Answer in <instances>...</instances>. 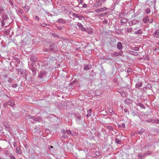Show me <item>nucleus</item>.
I'll list each match as a JSON object with an SVG mask.
<instances>
[{
    "instance_id": "nucleus-1",
    "label": "nucleus",
    "mask_w": 159,
    "mask_h": 159,
    "mask_svg": "<svg viewBox=\"0 0 159 159\" xmlns=\"http://www.w3.org/2000/svg\"><path fill=\"white\" fill-rule=\"evenodd\" d=\"M77 25L79 27V29L82 31H85L87 32L89 34H92V33L93 31L91 30H89V29L88 28H84L81 23L78 22Z\"/></svg>"
},
{
    "instance_id": "nucleus-2",
    "label": "nucleus",
    "mask_w": 159,
    "mask_h": 159,
    "mask_svg": "<svg viewBox=\"0 0 159 159\" xmlns=\"http://www.w3.org/2000/svg\"><path fill=\"white\" fill-rule=\"evenodd\" d=\"M16 72H17V74L18 75H21L23 77L25 78H27L26 75V70L23 69H16Z\"/></svg>"
},
{
    "instance_id": "nucleus-3",
    "label": "nucleus",
    "mask_w": 159,
    "mask_h": 159,
    "mask_svg": "<svg viewBox=\"0 0 159 159\" xmlns=\"http://www.w3.org/2000/svg\"><path fill=\"white\" fill-rule=\"evenodd\" d=\"M36 65L34 64H32L31 67L30 68L31 71L32 72V74L33 76L35 75L36 74L37 69L36 68Z\"/></svg>"
},
{
    "instance_id": "nucleus-4",
    "label": "nucleus",
    "mask_w": 159,
    "mask_h": 159,
    "mask_svg": "<svg viewBox=\"0 0 159 159\" xmlns=\"http://www.w3.org/2000/svg\"><path fill=\"white\" fill-rule=\"evenodd\" d=\"M46 72L44 70H42L39 73L38 77L41 79H42L46 76Z\"/></svg>"
},
{
    "instance_id": "nucleus-5",
    "label": "nucleus",
    "mask_w": 159,
    "mask_h": 159,
    "mask_svg": "<svg viewBox=\"0 0 159 159\" xmlns=\"http://www.w3.org/2000/svg\"><path fill=\"white\" fill-rule=\"evenodd\" d=\"M48 43L50 44V42L48 41ZM56 43H53L52 44L50 43V45L49 46V49L51 51H53L56 48V46L55 45Z\"/></svg>"
},
{
    "instance_id": "nucleus-6",
    "label": "nucleus",
    "mask_w": 159,
    "mask_h": 159,
    "mask_svg": "<svg viewBox=\"0 0 159 159\" xmlns=\"http://www.w3.org/2000/svg\"><path fill=\"white\" fill-rule=\"evenodd\" d=\"M108 8L106 7H104L102 8H99L98 9H96L95 11L96 13H100L101 12L105 11L108 10Z\"/></svg>"
},
{
    "instance_id": "nucleus-7",
    "label": "nucleus",
    "mask_w": 159,
    "mask_h": 159,
    "mask_svg": "<svg viewBox=\"0 0 159 159\" xmlns=\"http://www.w3.org/2000/svg\"><path fill=\"white\" fill-rule=\"evenodd\" d=\"M102 4V1L101 0H97L96 3L93 5V7H100Z\"/></svg>"
},
{
    "instance_id": "nucleus-8",
    "label": "nucleus",
    "mask_w": 159,
    "mask_h": 159,
    "mask_svg": "<svg viewBox=\"0 0 159 159\" xmlns=\"http://www.w3.org/2000/svg\"><path fill=\"white\" fill-rule=\"evenodd\" d=\"M33 121L31 120V122L33 123H36L35 121L39 122L40 120H41V118L40 117H32Z\"/></svg>"
},
{
    "instance_id": "nucleus-9",
    "label": "nucleus",
    "mask_w": 159,
    "mask_h": 159,
    "mask_svg": "<svg viewBox=\"0 0 159 159\" xmlns=\"http://www.w3.org/2000/svg\"><path fill=\"white\" fill-rule=\"evenodd\" d=\"M61 132L62 133V138L65 139L68 137V136L66 133V131L65 129H62Z\"/></svg>"
},
{
    "instance_id": "nucleus-10",
    "label": "nucleus",
    "mask_w": 159,
    "mask_h": 159,
    "mask_svg": "<svg viewBox=\"0 0 159 159\" xmlns=\"http://www.w3.org/2000/svg\"><path fill=\"white\" fill-rule=\"evenodd\" d=\"M3 124L5 125L6 130L10 132V126L9 125H8L6 122H4V123H3Z\"/></svg>"
},
{
    "instance_id": "nucleus-11",
    "label": "nucleus",
    "mask_w": 159,
    "mask_h": 159,
    "mask_svg": "<svg viewBox=\"0 0 159 159\" xmlns=\"http://www.w3.org/2000/svg\"><path fill=\"white\" fill-rule=\"evenodd\" d=\"M153 35L156 38L159 37V29L155 31L153 34Z\"/></svg>"
},
{
    "instance_id": "nucleus-12",
    "label": "nucleus",
    "mask_w": 159,
    "mask_h": 159,
    "mask_svg": "<svg viewBox=\"0 0 159 159\" xmlns=\"http://www.w3.org/2000/svg\"><path fill=\"white\" fill-rule=\"evenodd\" d=\"M77 118L76 119V121L78 124L80 123V120H81V116L78 114L76 115Z\"/></svg>"
},
{
    "instance_id": "nucleus-13",
    "label": "nucleus",
    "mask_w": 159,
    "mask_h": 159,
    "mask_svg": "<svg viewBox=\"0 0 159 159\" xmlns=\"http://www.w3.org/2000/svg\"><path fill=\"white\" fill-rule=\"evenodd\" d=\"M14 102L15 101L14 100H11L8 102L7 104L11 107H14L15 105Z\"/></svg>"
},
{
    "instance_id": "nucleus-14",
    "label": "nucleus",
    "mask_w": 159,
    "mask_h": 159,
    "mask_svg": "<svg viewBox=\"0 0 159 159\" xmlns=\"http://www.w3.org/2000/svg\"><path fill=\"white\" fill-rule=\"evenodd\" d=\"M30 59L32 61H36L38 60L37 58L34 55H32L31 56Z\"/></svg>"
},
{
    "instance_id": "nucleus-15",
    "label": "nucleus",
    "mask_w": 159,
    "mask_h": 159,
    "mask_svg": "<svg viewBox=\"0 0 159 159\" xmlns=\"http://www.w3.org/2000/svg\"><path fill=\"white\" fill-rule=\"evenodd\" d=\"M57 22L64 24L66 23V21L63 19L61 18L57 20Z\"/></svg>"
},
{
    "instance_id": "nucleus-16",
    "label": "nucleus",
    "mask_w": 159,
    "mask_h": 159,
    "mask_svg": "<svg viewBox=\"0 0 159 159\" xmlns=\"http://www.w3.org/2000/svg\"><path fill=\"white\" fill-rule=\"evenodd\" d=\"M2 20H6L9 19V17L6 14H4L2 15Z\"/></svg>"
},
{
    "instance_id": "nucleus-17",
    "label": "nucleus",
    "mask_w": 159,
    "mask_h": 159,
    "mask_svg": "<svg viewBox=\"0 0 159 159\" xmlns=\"http://www.w3.org/2000/svg\"><path fill=\"white\" fill-rule=\"evenodd\" d=\"M125 103L126 104H131L132 102V101L129 98L126 99L124 101Z\"/></svg>"
},
{
    "instance_id": "nucleus-18",
    "label": "nucleus",
    "mask_w": 159,
    "mask_h": 159,
    "mask_svg": "<svg viewBox=\"0 0 159 159\" xmlns=\"http://www.w3.org/2000/svg\"><path fill=\"white\" fill-rule=\"evenodd\" d=\"M149 17L148 16H145V18L142 19V21L144 23H147L148 22L149 20Z\"/></svg>"
},
{
    "instance_id": "nucleus-19",
    "label": "nucleus",
    "mask_w": 159,
    "mask_h": 159,
    "mask_svg": "<svg viewBox=\"0 0 159 159\" xmlns=\"http://www.w3.org/2000/svg\"><path fill=\"white\" fill-rule=\"evenodd\" d=\"M117 48L119 50H121L122 49V45L121 42H119L117 44Z\"/></svg>"
},
{
    "instance_id": "nucleus-20",
    "label": "nucleus",
    "mask_w": 159,
    "mask_h": 159,
    "mask_svg": "<svg viewBox=\"0 0 159 159\" xmlns=\"http://www.w3.org/2000/svg\"><path fill=\"white\" fill-rule=\"evenodd\" d=\"M100 155V153L99 152H95L93 154V157H94L97 158L99 157Z\"/></svg>"
},
{
    "instance_id": "nucleus-21",
    "label": "nucleus",
    "mask_w": 159,
    "mask_h": 159,
    "mask_svg": "<svg viewBox=\"0 0 159 159\" xmlns=\"http://www.w3.org/2000/svg\"><path fill=\"white\" fill-rule=\"evenodd\" d=\"M143 31L142 30L140 29H139L137 31L134 32V33L135 34H142Z\"/></svg>"
},
{
    "instance_id": "nucleus-22",
    "label": "nucleus",
    "mask_w": 159,
    "mask_h": 159,
    "mask_svg": "<svg viewBox=\"0 0 159 159\" xmlns=\"http://www.w3.org/2000/svg\"><path fill=\"white\" fill-rule=\"evenodd\" d=\"M87 114L86 115V116L88 117H89L91 114L92 112V110L91 109H89L87 111Z\"/></svg>"
},
{
    "instance_id": "nucleus-23",
    "label": "nucleus",
    "mask_w": 159,
    "mask_h": 159,
    "mask_svg": "<svg viewBox=\"0 0 159 159\" xmlns=\"http://www.w3.org/2000/svg\"><path fill=\"white\" fill-rule=\"evenodd\" d=\"M129 53L130 54L134 56H137L138 55V52H135L132 51H130Z\"/></svg>"
},
{
    "instance_id": "nucleus-24",
    "label": "nucleus",
    "mask_w": 159,
    "mask_h": 159,
    "mask_svg": "<svg viewBox=\"0 0 159 159\" xmlns=\"http://www.w3.org/2000/svg\"><path fill=\"white\" fill-rule=\"evenodd\" d=\"M118 92L120 93L123 97H125L126 96V94L123 91L121 90H118Z\"/></svg>"
},
{
    "instance_id": "nucleus-25",
    "label": "nucleus",
    "mask_w": 159,
    "mask_h": 159,
    "mask_svg": "<svg viewBox=\"0 0 159 159\" xmlns=\"http://www.w3.org/2000/svg\"><path fill=\"white\" fill-rule=\"evenodd\" d=\"M23 7L25 8V11L26 12L29 11L30 9V7L28 6L25 5V6H23Z\"/></svg>"
},
{
    "instance_id": "nucleus-26",
    "label": "nucleus",
    "mask_w": 159,
    "mask_h": 159,
    "mask_svg": "<svg viewBox=\"0 0 159 159\" xmlns=\"http://www.w3.org/2000/svg\"><path fill=\"white\" fill-rule=\"evenodd\" d=\"M152 153V152L150 151H148L146 152L143 154V157H144L148 154L150 155Z\"/></svg>"
},
{
    "instance_id": "nucleus-27",
    "label": "nucleus",
    "mask_w": 159,
    "mask_h": 159,
    "mask_svg": "<svg viewBox=\"0 0 159 159\" xmlns=\"http://www.w3.org/2000/svg\"><path fill=\"white\" fill-rule=\"evenodd\" d=\"M142 85V84L141 82H139L135 84V87L137 88H139L141 87Z\"/></svg>"
},
{
    "instance_id": "nucleus-28",
    "label": "nucleus",
    "mask_w": 159,
    "mask_h": 159,
    "mask_svg": "<svg viewBox=\"0 0 159 159\" xmlns=\"http://www.w3.org/2000/svg\"><path fill=\"white\" fill-rule=\"evenodd\" d=\"M145 129L143 128H141V129L138 131L137 134H142L143 132L145 131Z\"/></svg>"
},
{
    "instance_id": "nucleus-29",
    "label": "nucleus",
    "mask_w": 159,
    "mask_h": 159,
    "mask_svg": "<svg viewBox=\"0 0 159 159\" xmlns=\"http://www.w3.org/2000/svg\"><path fill=\"white\" fill-rule=\"evenodd\" d=\"M16 153H18L20 154H21L22 153V152L21 149L19 148L18 147H17L16 148Z\"/></svg>"
},
{
    "instance_id": "nucleus-30",
    "label": "nucleus",
    "mask_w": 159,
    "mask_h": 159,
    "mask_svg": "<svg viewBox=\"0 0 159 159\" xmlns=\"http://www.w3.org/2000/svg\"><path fill=\"white\" fill-rule=\"evenodd\" d=\"M127 21V20L125 18H123L121 19L120 23L121 24L125 23Z\"/></svg>"
},
{
    "instance_id": "nucleus-31",
    "label": "nucleus",
    "mask_w": 159,
    "mask_h": 159,
    "mask_svg": "<svg viewBox=\"0 0 159 159\" xmlns=\"http://www.w3.org/2000/svg\"><path fill=\"white\" fill-rule=\"evenodd\" d=\"M139 22L138 20H134L131 21V23L132 25H134L136 24L137 23H139Z\"/></svg>"
},
{
    "instance_id": "nucleus-32",
    "label": "nucleus",
    "mask_w": 159,
    "mask_h": 159,
    "mask_svg": "<svg viewBox=\"0 0 159 159\" xmlns=\"http://www.w3.org/2000/svg\"><path fill=\"white\" fill-rule=\"evenodd\" d=\"M76 17H77V18H79V20H80V18H82L84 19H85V18L84 17V16L83 15H81V14H77V16H76Z\"/></svg>"
},
{
    "instance_id": "nucleus-33",
    "label": "nucleus",
    "mask_w": 159,
    "mask_h": 159,
    "mask_svg": "<svg viewBox=\"0 0 159 159\" xmlns=\"http://www.w3.org/2000/svg\"><path fill=\"white\" fill-rule=\"evenodd\" d=\"M137 106H139L141 108H143V109H145V107L144 106V105L142 104L141 103H138V104H137Z\"/></svg>"
},
{
    "instance_id": "nucleus-34",
    "label": "nucleus",
    "mask_w": 159,
    "mask_h": 159,
    "mask_svg": "<svg viewBox=\"0 0 159 159\" xmlns=\"http://www.w3.org/2000/svg\"><path fill=\"white\" fill-rule=\"evenodd\" d=\"M66 133L67 134H68V135H73V134H72L71 131V130H66Z\"/></svg>"
},
{
    "instance_id": "nucleus-35",
    "label": "nucleus",
    "mask_w": 159,
    "mask_h": 159,
    "mask_svg": "<svg viewBox=\"0 0 159 159\" xmlns=\"http://www.w3.org/2000/svg\"><path fill=\"white\" fill-rule=\"evenodd\" d=\"M90 69V67H89L87 65H85L84 67L83 68V69L84 70H88Z\"/></svg>"
},
{
    "instance_id": "nucleus-36",
    "label": "nucleus",
    "mask_w": 159,
    "mask_h": 159,
    "mask_svg": "<svg viewBox=\"0 0 159 159\" xmlns=\"http://www.w3.org/2000/svg\"><path fill=\"white\" fill-rule=\"evenodd\" d=\"M4 9L3 7L1 6H0V14H2L4 12Z\"/></svg>"
},
{
    "instance_id": "nucleus-37",
    "label": "nucleus",
    "mask_w": 159,
    "mask_h": 159,
    "mask_svg": "<svg viewBox=\"0 0 159 159\" xmlns=\"http://www.w3.org/2000/svg\"><path fill=\"white\" fill-rule=\"evenodd\" d=\"M9 157L10 159H16L15 157L11 154L9 155Z\"/></svg>"
},
{
    "instance_id": "nucleus-38",
    "label": "nucleus",
    "mask_w": 159,
    "mask_h": 159,
    "mask_svg": "<svg viewBox=\"0 0 159 159\" xmlns=\"http://www.w3.org/2000/svg\"><path fill=\"white\" fill-rule=\"evenodd\" d=\"M121 142V140L119 139H118L116 138L115 139V142L116 143H117V144H120V142Z\"/></svg>"
},
{
    "instance_id": "nucleus-39",
    "label": "nucleus",
    "mask_w": 159,
    "mask_h": 159,
    "mask_svg": "<svg viewBox=\"0 0 159 159\" xmlns=\"http://www.w3.org/2000/svg\"><path fill=\"white\" fill-rule=\"evenodd\" d=\"M107 128L108 129L114 131L113 128V127L111 126H108L107 127Z\"/></svg>"
},
{
    "instance_id": "nucleus-40",
    "label": "nucleus",
    "mask_w": 159,
    "mask_h": 159,
    "mask_svg": "<svg viewBox=\"0 0 159 159\" xmlns=\"http://www.w3.org/2000/svg\"><path fill=\"white\" fill-rule=\"evenodd\" d=\"M152 146V144L150 143H148L144 147V148H149V147H151Z\"/></svg>"
},
{
    "instance_id": "nucleus-41",
    "label": "nucleus",
    "mask_w": 159,
    "mask_h": 159,
    "mask_svg": "<svg viewBox=\"0 0 159 159\" xmlns=\"http://www.w3.org/2000/svg\"><path fill=\"white\" fill-rule=\"evenodd\" d=\"M41 25L43 27H46L48 28V26H49V25L48 24H41Z\"/></svg>"
},
{
    "instance_id": "nucleus-42",
    "label": "nucleus",
    "mask_w": 159,
    "mask_h": 159,
    "mask_svg": "<svg viewBox=\"0 0 159 159\" xmlns=\"http://www.w3.org/2000/svg\"><path fill=\"white\" fill-rule=\"evenodd\" d=\"M22 10L21 9H20L18 11V14H21L23 15Z\"/></svg>"
},
{
    "instance_id": "nucleus-43",
    "label": "nucleus",
    "mask_w": 159,
    "mask_h": 159,
    "mask_svg": "<svg viewBox=\"0 0 159 159\" xmlns=\"http://www.w3.org/2000/svg\"><path fill=\"white\" fill-rule=\"evenodd\" d=\"M138 157H139L140 159H142L143 157V155L141 153H139L138 154Z\"/></svg>"
},
{
    "instance_id": "nucleus-44",
    "label": "nucleus",
    "mask_w": 159,
    "mask_h": 159,
    "mask_svg": "<svg viewBox=\"0 0 159 159\" xmlns=\"http://www.w3.org/2000/svg\"><path fill=\"white\" fill-rule=\"evenodd\" d=\"M132 49L135 51H138L139 50V48L137 47H134Z\"/></svg>"
},
{
    "instance_id": "nucleus-45",
    "label": "nucleus",
    "mask_w": 159,
    "mask_h": 159,
    "mask_svg": "<svg viewBox=\"0 0 159 159\" xmlns=\"http://www.w3.org/2000/svg\"><path fill=\"white\" fill-rule=\"evenodd\" d=\"M145 12L146 13H149L150 12V9L149 8H147L145 10Z\"/></svg>"
},
{
    "instance_id": "nucleus-46",
    "label": "nucleus",
    "mask_w": 159,
    "mask_h": 159,
    "mask_svg": "<svg viewBox=\"0 0 159 159\" xmlns=\"http://www.w3.org/2000/svg\"><path fill=\"white\" fill-rule=\"evenodd\" d=\"M155 51H156L157 52V53H159V47H157L156 48H155L154 51V52H155Z\"/></svg>"
},
{
    "instance_id": "nucleus-47",
    "label": "nucleus",
    "mask_w": 159,
    "mask_h": 159,
    "mask_svg": "<svg viewBox=\"0 0 159 159\" xmlns=\"http://www.w3.org/2000/svg\"><path fill=\"white\" fill-rule=\"evenodd\" d=\"M17 86L18 84H13L11 85V87L14 88H15L17 87Z\"/></svg>"
},
{
    "instance_id": "nucleus-48",
    "label": "nucleus",
    "mask_w": 159,
    "mask_h": 159,
    "mask_svg": "<svg viewBox=\"0 0 159 159\" xmlns=\"http://www.w3.org/2000/svg\"><path fill=\"white\" fill-rule=\"evenodd\" d=\"M23 17L24 18V19L26 21H27L28 20V18L25 16L24 14L23 15Z\"/></svg>"
},
{
    "instance_id": "nucleus-49",
    "label": "nucleus",
    "mask_w": 159,
    "mask_h": 159,
    "mask_svg": "<svg viewBox=\"0 0 159 159\" xmlns=\"http://www.w3.org/2000/svg\"><path fill=\"white\" fill-rule=\"evenodd\" d=\"M119 56V55L118 52H115L113 55V57L117 56Z\"/></svg>"
},
{
    "instance_id": "nucleus-50",
    "label": "nucleus",
    "mask_w": 159,
    "mask_h": 159,
    "mask_svg": "<svg viewBox=\"0 0 159 159\" xmlns=\"http://www.w3.org/2000/svg\"><path fill=\"white\" fill-rule=\"evenodd\" d=\"M52 36L55 37H59L58 35L57 34L53 33L52 34Z\"/></svg>"
},
{
    "instance_id": "nucleus-51",
    "label": "nucleus",
    "mask_w": 159,
    "mask_h": 159,
    "mask_svg": "<svg viewBox=\"0 0 159 159\" xmlns=\"http://www.w3.org/2000/svg\"><path fill=\"white\" fill-rule=\"evenodd\" d=\"M102 22L103 24L106 25L107 23V19H105L102 21Z\"/></svg>"
},
{
    "instance_id": "nucleus-52",
    "label": "nucleus",
    "mask_w": 159,
    "mask_h": 159,
    "mask_svg": "<svg viewBox=\"0 0 159 159\" xmlns=\"http://www.w3.org/2000/svg\"><path fill=\"white\" fill-rule=\"evenodd\" d=\"M13 79L10 78L8 80V82L9 83H11L13 82Z\"/></svg>"
},
{
    "instance_id": "nucleus-53",
    "label": "nucleus",
    "mask_w": 159,
    "mask_h": 159,
    "mask_svg": "<svg viewBox=\"0 0 159 159\" xmlns=\"http://www.w3.org/2000/svg\"><path fill=\"white\" fill-rule=\"evenodd\" d=\"M148 88L149 89L152 88V86L150 84H148L147 85Z\"/></svg>"
},
{
    "instance_id": "nucleus-54",
    "label": "nucleus",
    "mask_w": 159,
    "mask_h": 159,
    "mask_svg": "<svg viewBox=\"0 0 159 159\" xmlns=\"http://www.w3.org/2000/svg\"><path fill=\"white\" fill-rule=\"evenodd\" d=\"M104 16L103 13H101L99 14H97V16L98 17H103Z\"/></svg>"
},
{
    "instance_id": "nucleus-55",
    "label": "nucleus",
    "mask_w": 159,
    "mask_h": 159,
    "mask_svg": "<svg viewBox=\"0 0 159 159\" xmlns=\"http://www.w3.org/2000/svg\"><path fill=\"white\" fill-rule=\"evenodd\" d=\"M132 28H128L127 30V32H130L132 31Z\"/></svg>"
},
{
    "instance_id": "nucleus-56",
    "label": "nucleus",
    "mask_w": 159,
    "mask_h": 159,
    "mask_svg": "<svg viewBox=\"0 0 159 159\" xmlns=\"http://www.w3.org/2000/svg\"><path fill=\"white\" fill-rule=\"evenodd\" d=\"M118 54L119 55L122 56L123 55V52L122 51H120L119 52Z\"/></svg>"
},
{
    "instance_id": "nucleus-57",
    "label": "nucleus",
    "mask_w": 159,
    "mask_h": 159,
    "mask_svg": "<svg viewBox=\"0 0 159 159\" xmlns=\"http://www.w3.org/2000/svg\"><path fill=\"white\" fill-rule=\"evenodd\" d=\"M153 18H151V19H149V20L148 21V22L150 23H151L153 22Z\"/></svg>"
},
{
    "instance_id": "nucleus-58",
    "label": "nucleus",
    "mask_w": 159,
    "mask_h": 159,
    "mask_svg": "<svg viewBox=\"0 0 159 159\" xmlns=\"http://www.w3.org/2000/svg\"><path fill=\"white\" fill-rule=\"evenodd\" d=\"M34 19L37 21H39V18L38 16H35Z\"/></svg>"
},
{
    "instance_id": "nucleus-59",
    "label": "nucleus",
    "mask_w": 159,
    "mask_h": 159,
    "mask_svg": "<svg viewBox=\"0 0 159 159\" xmlns=\"http://www.w3.org/2000/svg\"><path fill=\"white\" fill-rule=\"evenodd\" d=\"M9 2L10 4L12 6V7H13V1L12 0H10L9 1Z\"/></svg>"
},
{
    "instance_id": "nucleus-60",
    "label": "nucleus",
    "mask_w": 159,
    "mask_h": 159,
    "mask_svg": "<svg viewBox=\"0 0 159 159\" xmlns=\"http://www.w3.org/2000/svg\"><path fill=\"white\" fill-rule=\"evenodd\" d=\"M45 132L47 134H49L50 132V131L48 129H45Z\"/></svg>"
},
{
    "instance_id": "nucleus-61",
    "label": "nucleus",
    "mask_w": 159,
    "mask_h": 159,
    "mask_svg": "<svg viewBox=\"0 0 159 159\" xmlns=\"http://www.w3.org/2000/svg\"><path fill=\"white\" fill-rule=\"evenodd\" d=\"M121 127L123 128H125V123H124L123 122L121 125Z\"/></svg>"
},
{
    "instance_id": "nucleus-62",
    "label": "nucleus",
    "mask_w": 159,
    "mask_h": 159,
    "mask_svg": "<svg viewBox=\"0 0 159 159\" xmlns=\"http://www.w3.org/2000/svg\"><path fill=\"white\" fill-rule=\"evenodd\" d=\"M1 25H2V26H4L5 25V23L4 22V20H2V21H1Z\"/></svg>"
},
{
    "instance_id": "nucleus-63",
    "label": "nucleus",
    "mask_w": 159,
    "mask_h": 159,
    "mask_svg": "<svg viewBox=\"0 0 159 159\" xmlns=\"http://www.w3.org/2000/svg\"><path fill=\"white\" fill-rule=\"evenodd\" d=\"M27 117L29 119H31L33 120L32 117H34V116H31L30 115H27Z\"/></svg>"
},
{
    "instance_id": "nucleus-64",
    "label": "nucleus",
    "mask_w": 159,
    "mask_h": 159,
    "mask_svg": "<svg viewBox=\"0 0 159 159\" xmlns=\"http://www.w3.org/2000/svg\"><path fill=\"white\" fill-rule=\"evenodd\" d=\"M57 28L59 30H61L63 29V27H59L58 26H57Z\"/></svg>"
}]
</instances>
